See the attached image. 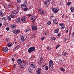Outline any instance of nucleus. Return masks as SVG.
I'll use <instances>...</instances> for the list:
<instances>
[{
    "instance_id": "8fccbe9b",
    "label": "nucleus",
    "mask_w": 74,
    "mask_h": 74,
    "mask_svg": "<svg viewBox=\"0 0 74 74\" xmlns=\"http://www.w3.org/2000/svg\"><path fill=\"white\" fill-rule=\"evenodd\" d=\"M12 61H13V62H14V58H12Z\"/></svg>"
},
{
    "instance_id": "72a5a7b5",
    "label": "nucleus",
    "mask_w": 74,
    "mask_h": 74,
    "mask_svg": "<svg viewBox=\"0 0 74 74\" xmlns=\"http://www.w3.org/2000/svg\"><path fill=\"white\" fill-rule=\"evenodd\" d=\"M52 40H56V38L55 37H53L51 38Z\"/></svg>"
},
{
    "instance_id": "c9c22d12",
    "label": "nucleus",
    "mask_w": 74,
    "mask_h": 74,
    "mask_svg": "<svg viewBox=\"0 0 74 74\" xmlns=\"http://www.w3.org/2000/svg\"><path fill=\"white\" fill-rule=\"evenodd\" d=\"M45 68L46 69V70H48V66H46Z\"/></svg>"
},
{
    "instance_id": "aec40b11",
    "label": "nucleus",
    "mask_w": 74,
    "mask_h": 74,
    "mask_svg": "<svg viewBox=\"0 0 74 74\" xmlns=\"http://www.w3.org/2000/svg\"><path fill=\"white\" fill-rule=\"evenodd\" d=\"M70 10L72 12H74V8L73 7H71L70 8Z\"/></svg>"
},
{
    "instance_id": "bb28decb",
    "label": "nucleus",
    "mask_w": 74,
    "mask_h": 74,
    "mask_svg": "<svg viewBox=\"0 0 74 74\" xmlns=\"http://www.w3.org/2000/svg\"><path fill=\"white\" fill-rule=\"evenodd\" d=\"M67 55V53L65 52L62 53V55L63 56H66Z\"/></svg>"
},
{
    "instance_id": "2eb2a0df",
    "label": "nucleus",
    "mask_w": 74,
    "mask_h": 74,
    "mask_svg": "<svg viewBox=\"0 0 74 74\" xmlns=\"http://www.w3.org/2000/svg\"><path fill=\"white\" fill-rule=\"evenodd\" d=\"M41 68H39L38 69V71H37V74H40L41 73Z\"/></svg>"
},
{
    "instance_id": "e2e57ef3",
    "label": "nucleus",
    "mask_w": 74,
    "mask_h": 74,
    "mask_svg": "<svg viewBox=\"0 0 74 74\" xmlns=\"http://www.w3.org/2000/svg\"><path fill=\"white\" fill-rule=\"evenodd\" d=\"M71 35V33H69V36H70Z\"/></svg>"
},
{
    "instance_id": "69168bd1",
    "label": "nucleus",
    "mask_w": 74,
    "mask_h": 74,
    "mask_svg": "<svg viewBox=\"0 0 74 74\" xmlns=\"http://www.w3.org/2000/svg\"><path fill=\"white\" fill-rule=\"evenodd\" d=\"M29 69H27L28 71H29Z\"/></svg>"
},
{
    "instance_id": "7c9ffc66",
    "label": "nucleus",
    "mask_w": 74,
    "mask_h": 74,
    "mask_svg": "<svg viewBox=\"0 0 74 74\" xmlns=\"http://www.w3.org/2000/svg\"><path fill=\"white\" fill-rule=\"evenodd\" d=\"M65 27V26L64 25H63L61 27V29H64V28Z\"/></svg>"
},
{
    "instance_id": "423d86ee",
    "label": "nucleus",
    "mask_w": 74,
    "mask_h": 74,
    "mask_svg": "<svg viewBox=\"0 0 74 74\" xmlns=\"http://www.w3.org/2000/svg\"><path fill=\"white\" fill-rule=\"evenodd\" d=\"M49 2V0H46L44 3V4L46 5V7H48L49 5V4L48 3Z\"/></svg>"
},
{
    "instance_id": "5fc2aeb1",
    "label": "nucleus",
    "mask_w": 74,
    "mask_h": 74,
    "mask_svg": "<svg viewBox=\"0 0 74 74\" xmlns=\"http://www.w3.org/2000/svg\"><path fill=\"white\" fill-rule=\"evenodd\" d=\"M49 47H47V51H48V50H49Z\"/></svg>"
},
{
    "instance_id": "f03ea898",
    "label": "nucleus",
    "mask_w": 74,
    "mask_h": 74,
    "mask_svg": "<svg viewBox=\"0 0 74 74\" xmlns=\"http://www.w3.org/2000/svg\"><path fill=\"white\" fill-rule=\"evenodd\" d=\"M49 69H51V70L53 69V61L50 60L49 62Z\"/></svg>"
},
{
    "instance_id": "473e14b6",
    "label": "nucleus",
    "mask_w": 74,
    "mask_h": 74,
    "mask_svg": "<svg viewBox=\"0 0 74 74\" xmlns=\"http://www.w3.org/2000/svg\"><path fill=\"white\" fill-rule=\"evenodd\" d=\"M17 2L18 3H20L21 2V0H17Z\"/></svg>"
},
{
    "instance_id": "2f4dec72",
    "label": "nucleus",
    "mask_w": 74,
    "mask_h": 74,
    "mask_svg": "<svg viewBox=\"0 0 74 74\" xmlns=\"http://www.w3.org/2000/svg\"><path fill=\"white\" fill-rule=\"evenodd\" d=\"M28 9V8H26L24 9V11H26Z\"/></svg>"
},
{
    "instance_id": "680f3d73",
    "label": "nucleus",
    "mask_w": 74,
    "mask_h": 74,
    "mask_svg": "<svg viewBox=\"0 0 74 74\" xmlns=\"http://www.w3.org/2000/svg\"><path fill=\"white\" fill-rule=\"evenodd\" d=\"M17 9H19V7L18 6L17 7Z\"/></svg>"
},
{
    "instance_id": "c03bdc74",
    "label": "nucleus",
    "mask_w": 74,
    "mask_h": 74,
    "mask_svg": "<svg viewBox=\"0 0 74 74\" xmlns=\"http://www.w3.org/2000/svg\"><path fill=\"white\" fill-rule=\"evenodd\" d=\"M35 21H36V19H34L33 21H32V23H34V22H35Z\"/></svg>"
},
{
    "instance_id": "f3484780",
    "label": "nucleus",
    "mask_w": 74,
    "mask_h": 74,
    "mask_svg": "<svg viewBox=\"0 0 74 74\" xmlns=\"http://www.w3.org/2000/svg\"><path fill=\"white\" fill-rule=\"evenodd\" d=\"M7 46L8 47H11L12 46V44L11 42L8 43L7 44Z\"/></svg>"
},
{
    "instance_id": "e433bc0d",
    "label": "nucleus",
    "mask_w": 74,
    "mask_h": 74,
    "mask_svg": "<svg viewBox=\"0 0 74 74\" xmlns=\"http://www.w3.org/2000/svg\"><path fill=\"white\" fill-rule=\"evenodd\" d=\"M45 37H42V38H41V40L42 41H43V40H44V39H45Z\"/></svg>"
},
{
    "instance_id": "052dcab7",
    "label": "nucleus",
    "mask_w": 74,
    "mask_h": 74,
    "mask_svg": "<svg viewBox=\"0 0 74 74\" xmlns=\"http://www.w3.org/2000/svg\"><path fill=\"white\" fill-rule=\"evenodd\" d=\"M64 41H66V40H67V39H66V38H65L64 39Z\"/></svg>"
},
{
    "instance_id": "603ef678",
    "label": "nucleus",
    "mask_w": 74,
    "mask_h": 74,
    "mask_svg": "<svg viewBox=\"0 0 74 74\" xmlns=\"http://www.w3.org/2000/svg\"><path fill=\"white\" fill-rule=\"evenodd\" d=\"M21 7H22V8H23V7H24L23 5H21Z\"/></svg>"
},
{
    "instance_id": "0eeeda50",
    "label": "nucleus",
    "mask_w": 74,
    "mask_h": 74,
    "mask_svg": "<svg viewBox=\"0 0 74 74\" xmlns=\"http://www.w3.org/2000/svg\"><path fill=\"white\" fill-rule=\"evenodd\" d=\"M15 22L16 23H21V21L20 20V18L19 17L18 18L16 19L15 20Z\"/></svg>"
},
{
    "instance_id": "13d9d810",
    "label": "nucleus",
    "mask_w": 74,
    "mask_h": 74,
    "mask_svg": "<svg viewBox=\"0 0 74 74\" xmlns=\"http://www.w3.org/2000/svg\"><path fill=\"white\" fill-rule=\"evenodd\" d=\"M66 33H68V30L67 29L66 31Z\"/></svg>"
},
{
    "instance_id": "79ce46f5",
    "label": "nucleus",
    "mask_w": 74,
    "mask_h": 74,
    "mask_svg": "<svg viewBox=\"0 0 74 74\" xmlns=\"http://www.w3.org/2000/svg\"><path fill=\"white\" fill-rule=\"evenodd\" d=\"M29 72L30 73H31L33 72V71L32 69H30L29 70Z\"/></svg>"
},
{
    "instance_id": "412c9836",
    "label": "nucleus",
    "mask_w": 74,
    "mask_h": 74,
    "mask_svg": "<svg viewBox=\"0 0 74 74\" xmlns=\"http://www.w3.org/2000/svg\"><path fill=\"white\" fill-rule=\"evenodd\" d=\"M0 15L1 16H2L3 17V16L4 15V13H3V12H2V11L0 10Z\"/></svg>"
},
{
    "instance_id": "a878e982",
    "label": "nucleus",
    "mask_w": 74,
    "mask_h": 74,
    "mask_svg": "<svg viewBox=\"0 0 74 74\" xmlns=\"http://www.w3.org/2000/svg\"><path fill=\"white\" fill-rule=\"evenodd\" d=\"M20 47V46L19 45L17 46L16 47H15V49H18V48H19Z\"/></svg>"
},
{
    "instance_id": "393cba45",
    "label": "nucleus",
    "mask_w": 74,
    "mask_h": 74,
    "mask_svg": "<svg viewBox=\"0 0 74 74\" xmlns=\"http://www.w3.org/2000/svg\"><path fill=\"white\" fill-rule=\"evenodd\" d=\"M60 70L61 71H65V70H64V69H63V67H62L60 68Z\"/></svg>"
},
{
    "instance_id": "bf43d9fd",
    "label": "nucleus",
    "mask_w": 74,
    "mask_h": 74,
    "mask_svg": "<svg viewBox=\"0 0 74 74\" xmlns=\"http://www.w3.org/2000/svg\"><path fill=\"white\" fill-rule=\"evenodd\" d=\"M2 26V23H0V27Z\"/></svg>"
},
{
    "instance_id": "b1692460",
    "label": "nucleus",
    "mask_w": 74,
    "mask_h": 74,
    "mask_svg": "<svg viewBox=\"0 0 74 74\" xmlns=\"http://www.w3.org/2000/svg\"><path fill=\"white\" fill-rule=\"evenodd\" d=\"M8 21H10L11 20V17L10 16H9L8 17Z\"/></svg>"
},
{
    "instance_id": "20e7f679",
    "label": "nucleus",
    "mask_w": 74,
    "mask_h": 74,
    "mask_svg": "<svg viewBox=\"0 0 74 74\" xmlns=\"http://www.w3.org/2000/svg\"><path fill=\"white\" fill-rule=\"evenodd\" d=\"M38 11L40 13V14H41V15H43L45 14V12L43 11L42 9H41V8L39 9Z\"/></svg>"
},
{
    "instance_id": "ddd939ff",
    "label": "nucleus",
    "mask_w": 74,
    "mask_h": 74,
    "mask_svg": "<svg viewBox=\"0 0 74 74\" xmlns=\"http://www.w3.org/2000/svg\"><path fill=\"white\" fill-rule=\"evenodd\" d=\"M17 62L18 63V65H21L22 64V60L20 59H18L17 61Z\"/></svg>"
},
{
    "instance_id": "58836bf2",
    "label": "nucleus",
    "mask_w": 74,
    "mask_h": 74,
    "mask_svg": "<svg viewBox=\"0 0 74 74\" xmlns=\"http://www.w3.org/2000/svg\"><path fill=\"white\" fill-rule=\"evenodd\" d=\"M16 64H14L13 66V68L14 69H15L16 68Z\"/></svg>"
},
{
    "instance_id": "49530a36",
    "label": "nucleus",
    "mask_w": 74,
    "mask_h": 74,
    "mask_svg": "<svg viewBox=\"0 0 74 74\" xmlns=\"http://www.w3.org/2000/svg\"><path fill=\"white\" fill-rule=\"evenodd\" d=\"M29 30H30V29H27L26 32H28Z\"/></svg>"
},
{
    "instance_id": "cd10ccee",
    "label": "nucleus",
    "mask_w": 74,
    "mask_h": 74,
    "mask_svg": "<svg viewBox=\"0 0 74 74\" xmlns=\"http://www.w3.org/2000/svg\"><path fill=\"white\" fill-rule=\"evenodd\" d=\"M51 21H49L48 22V23L47 24V25H50V24H51Z\"/></svg>"
},
{
    "instance_id": "3c124183",
    "label": "nucleus",
    "mask_w": 74,
    "mask_h": 74,
    "mask_svg": "<svg viewBox=\"0 0 74 74\" xmlns=\"http://www.w3.org/2000/svg\"><path fill=\"white\" fill-rule=\"evenodd\" d=\"M6 30H7L8 31L9 30V28H6Z\"/></svg>"
},
{
    "instance_id": "a19ab883",
    "label": "nucleus",
    "mask_w": 74,
    "mask_h": 74,
    "mask_svg": "<svg viewBox=\"0 0 74 74\" xmlns=\"http://www.w3.org/2000/svg\"><path fill=\"white\" fill-rule=\"evenodd\" d=\"M60 47V45H57L56 47V49L58 48V47Z\"/></svg>"
},
{
    "instance_id": "5701e85b",
    "label": "nucleus",
    "mask_w": 74,
    "mask_h": 74,
    "mask_svg": "<svg viewBox=\"0 0 74 74\" xmlns=\"http://www.w3.org/2000/svg\"><path fill=\"white\" fill-rule=\"evenodd\" d=\"M9 41H10V39L8 38H6V42H8Z\"/></svg>"
},
{
    "instance_id": "ea45409f",
    "label": "nucleus",
    "mask_w": 74,
    "mask_h": 74,
    "mask_svg": "<svg viewBox=\"0 0 74 74\" xmlns=\"http://www.w3.org/2000/svg\"><path fill=\"white\" fill-rule=\"evenodd\" d=\"M64 24H62V23H60V24L59 25H60V26H63V25Z\"/></svg>"
},
{
    "instance_id": "f704fd0d",
    "label": "nucleus",
    "mask_w": 74,
    "mask_h": 74,
    "mask_svg": "<svg viewBox=\"0 0 74 74\" xmlns=\"http://www.w3.org/2000/svg\"><path fill=\"white\" fill-rule=\"evenodd\" d=\"M57 36L58 37H60V36H61V34L60 33H59L58 34H57Z\"/></svg>"
},
{
    "instance_id": "37998d69",
    "label": "nucleus",
    "mask_w": 74,
    "mask_h": 74,
    "mask_svg": "<svg viewBox=\"0 0 74 74\" xmlns=\"http://www.w3.org/2000/svg\"><path fill=\"white\" fill-rule=\"evenodd\" d=\"M20 67L21 68V69H23L24 68V66H23L22 65L21 66H20Z\"/></svg>"
},
{
    "instance_id": "0e129e2a",
    "label": "nucleus",
    "mask_w": 74,
    "mask_h": 74,
    "mask_svg": "<svg viewBox=\"0 0 74 74\" xmlns=\"http://www.w3.org/2000/svg\"><path fill=\"white\" fill-rule=\"evenodd\" d=\"M51 17H53V14H52L51 16Z\"/></svg>"
},
{
    "instance_id": "c85d7f7f",
    "label": "nucleus",
    "mask_w": 74,
    "mask_h": 74,
    "mask_svg": "<svg viewBox=\"0 0 74 74\" xmlns=\"http://www.w3.org/2000/svg\"><path fill=\"white\" fill-rule=\"evenodd\" d=\"M2 19H3L4 21H5L7 20V18L5 17H3L2 18Z\"/></svg>"
},
{
    "instance_id": "9b49d317",
    "label": "nucleus",
    "mask_w": 74,
    "mask_h": 74,
    "mask_svg": "<svg viewBox=\"0 0 74 74\" xmlns=\"http://www.w3.org/2000/svg\"><path fill=\"white\" fill-rule=\"evenodd\" d=\"M3 51L4 52L7 53L8 52V49L7 47H5L3 49Z\"/></svg>"
},
{
    "instance_id": "1a4fd4ad",
    "label": "nucleus",
    "mask_w": 74,
    "mask_h": 74,
    "mask_svg": "<svg viewBox=\"0 0 74 74\" xmlns=\"http://www.w3.org/2000/svg\"><path fill=\"white\" fill-rule=\"evenodd\" d=\"M53 11L54 13L56 14L58 12V11H59V8H54L53 10Z\"/></svg>"
},
{
    "instance_id": "4468645a",
    "label": "nucleus",
    "mask_w": 74,
    "mask_h": 74,
    "mask_svg": "<svg viewBox=\"0 0 74 74\" xmlns=\"http://www.w3.org/2000/svg\"><path fill=\"white\" fill-rule=\"evenodd\" d=\"M26 16H24L21 19V21L23 22H25V21H26Z\"/></svg>"
},
{
    "instance_id": "c756f323",
    "label": "nucleus",
    "mask_w": 74,
    "mask_h": 74,
    "mask_svg": "<svg viewBox=\"0 0 74 74\" xmlns=\"http://www.w3.org/2000/svg\"><path fill=\"white\" fill-rule=\"evenodd\" d=\"M71 2H69L67 3V5H70L71 4Z\"/></svg>"
},
{
    "instance_id": "f257e3e1",
    "label": "nucleus",
    "mask_w": 74,
    "mask_h": 74,
    "mask_svg": "<svg viewBox=\"0 0 74 74\" xmlns=\"http://www.w3.org/2000/svg\"><path fill=\"white\" fill-rule=\"evenodd\" d=\"M18 12H19V10H18L13 11L11 14V18H14V16H15Z\"/></svg>"
},
{
    "instance_id": "9d476101",
    "label": "nucleus",
    "mask_w": 74,
    "mask_h": 74,
    "mask_svg": "<svg viewBox=\"0 0 74 74\" xmlns=\"http://www.w3.org/2000/svg\"><path fill=\"white\" fill-rule=\"evenodd\" d=\"M20 37L21 38V41L22 42H24L25 41V39H26V38H24L23 37V36L21 35L20 36Z\"/></svg>"
},
{
    "instance_id": "6ab92c4d",
    "label": "nucleus",
    "mask_w": 74,
    "mask_h": 74,
    "mask_svg": "<svg viewBox=\"0 0 74 74\" xmlns=\"http://www.w3.org/2000/svg\"><path fill=\"white\" fill-rule=\"evenodd\" d=\"M59 31V28H57V29L55 30L54 32V33H58Z\"/></svg>"
},
{
    "instance_id": "4c0bfd02",
    "label": "nucleus",
    "mask_w": 74,
    "mask_h": 74,
    "mask_svg": "<svg viewBox=\"0 0 74 74\" xmlns=\"http://www.w3.org/2000/svg\"><path fill=\"white\" fill-rule=\"evenodd\" d=\"M24 64L25 66H26V65H27V62H25V63Z\"/></svg>"
},
{
    "instance_id": "4be33fe9",
    "label": "nucleus",
    "mask_w": 74,
    "mask_h": 74,
    "mask_svg": "<svg viewBox=\"0 0 74 74\" xmlns=\"http://www.w3.org/2000/svg\"><path fill=\"white\" fill-rule=\"evenodd\" d=\"M35 18V16H32L31 18V20L32 21L33 19H34Z\"/></svg>"
},
{
    "instance_id": "39448f33",
    "label": "nucleus",
    "mask_w": 74,
    "mask_h": 74,
    "mask_svg": "<svg viewBox=\"0 0 74 74\" xmlns=\"http://www.w3.org/2000/svg\"><path fill=\"white\" fill-rule=\"evenodd\" d=\"M12 32L14 34L16 35H17V34H18V33H20V31L18 29H16V30H13Z\"/></svg>"
},
{
    "instance_id": "6e6552de",
    "label": "nucleus",
    "mask_w": 74,
    "mask_h": 74,
    "mask_svg": "<svg viewBox=\"0 0 74 74\" xmlns=\"http://www.w3.org/2000/svg\"><path fill=\"white\" fill-rule=\"evenodd\" d=\"M16 27V24H12L10 25V27L12 29H13L14 28H15Z\"/></svg>"
},
{
    "instance_id": "f8f14e48",
    "label": "nucleus",
    "mask_w": 74,
    "mask_h": 74,
    "mask_svg": "<svg viewBox=\"0 0 74 74\" xmlns=\"http://www.w3.org/2000/svg\"><path fill=\"white\" fill-rule=\"evenodd\" d=\"M30 66L31 67H33V68H35L36 67V65L34 62H32L30 64Z\"/></svg>"
},
{
    "instance_id": "4d7b16f0",
    "label": "nucleus",
    "mask_w": 74,
    "mask_h": 74,
    "mask_svg": "<svg viewBox=\"0 0 74 74\" xmlns=\"http://www.w3.org/2000/svg\"><path fill=\"white\" fill-rule=\"evenodd\" d=\"M51 9H52V10H53V9H55V8H53V6H52V8H51Z\"/></svg>"
},
{
    "instance_id": "09e8293b",
    "label": "nucleus",
    "mask_w": 74,
    "mask_h": 74,
    "mask_svg": "<svg viewBox=\"0 0 74 74\" xmlns=\"http://www.w3.org/2000/svg\"><path fill=\"white\" fill-rule=\"evenodd\" d=\"M27 47H30V45L28 43V44H27Z\"/></svg>"
},
{
    "instance_id": "7ed1b4c3",
    "label": "nucleus",
    "mask_w": 74,
    "mask_h": 74,
    "mask_svg": "<svg viewBox=\"0 0 74 74\" xmlns=\"http://www.w3.org/2000/svg\"><path fill=\"white\" fill-rule=\"evenodd\" d=\"M35 47H31L29 49L28 51L29 53H31L32 52L34 51H35Z\"/></svg>"
},
{
    "instance_id": "dca6fc26",
    "label": "nucleus",
    "mask_w": 74,
    "mask_h": 74,
    "mask_svg": "<svg viewBox=\"0 0 74 74\" xmlns=\"http://www.w3.org/2000/svg\"><path fill=\"white\" fill-rule=\"evenodd\" d=\"M32 29L33 30H37V27L32 25Z\"/></svg>"
},
{
    "instance_id": "6e6d98bb",
    "label": "nucleus",
    "mask_w": 74,
    "mask_h": 74,
    "mask_svg": "<svg viewBox=\"0 0 74 74\" xmlns=\"http://www.w3.org/2000/svg\"><path fill=\"white\" fill-rule=\"evenodd\" d=\"M72 36H73V37H74V32L73 33Z\"/></svg>"
},
{
    "instance_id": "a211bd4d",
    "label": "nucleus",
    "mask_w": 74,
    "mask_h": 74,
    "mask_svg": "<svg viewBox=\"0 0 74 74\" xmlns=\"http://www.w3.org/2000/svg\"><path fill=\"white\" fill-rule=\"evenodd\" d=\"M53 22L54 24L56 25V24L58 23V21L56 19H55L53 20Z\"/></svg>"
},
{
    "instance_id": "774afa93",
    "label": "nucleus",
    "mask_w": 74,
    "mask_h": 74,
    "mask_svg": "<svg viewBox=\"0 0 74 74\" xmlns=\"http://www.w3.org/2000/svg\"><path fill=\"white\" fill-rule=\"evenodd\" d=\"M27 3V1H26V2L25 1V3Z\"/></svg>"
},
{
    "instance_id": "864d4df0",
    "label": "nucleus",
    "mask_w": 74,
    "mask_h": 74,
    "mask_svg": "<svg viewBox=\"0 0 74 74\" xmlns=\"http://www.w3.org/2000/svg\"><path fill=\"white\" fill-rule=\"evenodd\" d=\"M32 16V15L29 14L28 16L29 17L30 16Z\"/></svg>"
},
{
    "instance_id": "a18cd8bd",
    "label": "nucleus",
    "mask_w": 74,
    "mask_h": 74,
    "mask_svg": "<svg viewBox=\"0 0 74 74\" xmlns=\"http://www.w3.org/2000/svg\"><path fill=\"white\" fill-rule=\"evenodd\" d=\"M35 37V35L34 34H33L32 36V38H34V37Z\"/></svg>"
},
{
    "instance_id": "338daca9",
    "label": "nucleus",
    "mask_w": 74,
    "mask_h": 74,
    "mask_svg": "<svg viewBox=\"0 0 74 74\" xmlns=\"http://www.w3.org/2000/svg\"><path fill=\"white\" fill-rule=\"evenodd\" d=\"M45 35H47V34L46 33H45Z\"/></svg>"
},
{
    "instance_id": "de8ad7c7",
    "label": "nucleus",
    "mask_w": 74,
    "mask_h": 74,
    "mask_svg": "<svg viewBox=\"0 0 74 74\" xmlns=\"http://www.w3.org/2000/svg\"><path fill=\"white\" fill-rule=\"evenodd\" d=\"M6 25H7V23L5 22L4 23V26H6Z\"/></svg>"
}]
</instances>
